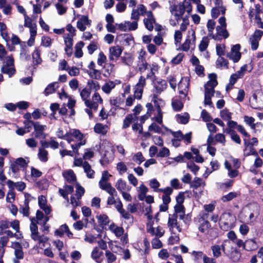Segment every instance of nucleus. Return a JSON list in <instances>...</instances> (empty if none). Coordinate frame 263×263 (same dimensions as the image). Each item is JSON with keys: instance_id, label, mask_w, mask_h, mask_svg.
Segmentation results:
<instances>
[{"instance_id": "f257e3e1", "label": "nucleus", "mask_w": 263, "mask_h": 263, "mask_svg": "<svg viewBox=\"0 0 263 263\" xmlns=\"http://www.w3.org/2000/svg\"><path fill=\"white\" fill-rule=\"evenodd\" d=\"M169 9L172 15L175 18L174 20L171 19L170 23L171 25L175 26L178 23V21L182 17L185 11L188 14L192 12L193 7L190 2V0H184L182 3L171 5Z\"/></svg>"}, {"instance_id": "f03ea898", "label": "nucleus", "mask_w": 263, "mask_h": 263, "mask_svg": "<svg viewBox=\"0 0 263 263\" xmlns=\"http://www.w3.org/2000/svg\"><path fill=\"white\" fill-rule=\"evenodd\" d=\"M66 141L71 144V149L76 152L77 155L79 154V148L86 143L85 135L77 129H70L68 132Z\"/></svg>"}, {"instance_id": "7ed1b4c3", "label": "nucleus", "mask_w": 263, "mask_h": 263, "mask_svg": "<svg viewBox=\"0 0 263 263\" xmlns=\"http://www.w3.org/2000/svg\"><path fill=\"white\" fill-rule=\"evenodd\" d=\"M209 80L204 85V100L205 105H211L212 102L211 98L213 97L215 90L214 88L218 84L217 76L215 73H211L209 75Z\"/></svg>"}, {"instance_id": "20e7f679", "label": "nucleus", "mask_w": 263, "mask_h": 263, "mask_svg": "<svg viewBox=\"0 0 263 263\" xmlns=\"http://www.w3.org/2000/svg\"><path fill=\"white\" fill-rule=\"evenodd\" d=\"M7 184L9 189L6 196V201L8 203H11L10 205L7 206V208L10 210L11 213L14 215H16V206L12 204L15 200V194L13 192L14 187L16 186V183H14L10 180H9Z\"/></svg>"}, {"instance_id": "39448f33", "label": "nucleus", "mask_w": 263, "mask_h": 263, "mask_svg": "<svg viewBox=\"0 0 263 263\" xmlns=\"http://www.w3.org/2000/svg\"><path fill=\"white\" fill-rule=\"evenodd\" d=\"M100 148L101 153H104V157L103 159L101 160V162L102 165H105L113 160L114 153L112 146L109 142L104 141Z\"/></svg>"}, {"instance_id": "423d86ee", "label": "nucleus", "mask_w": 263, "mask_h": 263, "mask_svg": "<svg viewBox=\"0 0 263 263\" xmlns=\"http://www.w3.org/2000/svg\"><path fill=\"white\" fill-rule=\"evenodd\" d=\"M235 217L230 213H224L220 218V227L221 229L227 231L233 228L235 226Z\"/></svg>"}, {"instance_id": "0eeeda50", "label": "nucleus", "mask_w": 263, "mask_h": 263, "mask_svg": "<svg viewBox=\"0 0 263 263\" xmlns=\"http://www.w3.org/2000/svg\"><path fill=\"white\" fill-rule=\"evenodd\" d=\"M196 43L195 31L194 29H190L187 32L186 39L182 45L183 51H187L190 48H194Z\"/></svg>"}, {"instance_id": "6e6552de", "label": "nucleus", "mask_w": 263, "mask_h": 263, "mask_svg": "<svg viewBox=\"0 0 263 263\" xmlns=\"http://www.w3.org/2000/svg\"><path fill=\"white\" fill-rule=\"evenodd\" d=\"M1 71L3 73L8 74L10 78L15 74L16 70L12 58L9 56L6 58V62L1 67Z\"/></svg>"}, {"instance_id": "1a4fd4ad", "label": "nucleus", "mask_w": 263, "mask_h": 263, "mask_svg": "<svg viewBox=\"0 0 263 263\" xmlns=\"http://www.w3.org/2000/svg\"><path fill=\"white\" fill-rule=\"evenodd\" d=\"M10 226L14 230H16V221L13 220L12 222L2 221L0 222V235L6 234L8 236L12 237L13 236V233L11 231L7 230Z\"/></svg>"}, {"instance_id": "9d476101", "label": "nucleus", "mask_w": 263, "mask_h": 263, "mask_svg": "<svg viewBox=\"0 0 263 263\" xmlns=\"http://www.w3.org/2000/svg\"><path fill=\"white\" fill-rule=\"evenodd\" d=\"M148 12H152L147 10L146 7L143 4H139L136 9H133L131 13V18L135 21H138L140 15H146V16Z\"/></svg>"}, {"instance_id": "9b49d317", "label": "nucleus", "mask_w": 263, "mask_h": 263, "mask_svg": "<svg viewBox=\"0 0 263 263\" xmlns=\"http://www.w3.org/2000/svg\"><path fill=\"white\" fill-rule=\"evenodd\" d=\"M102 103L103 99L101 96L98 92H95L92 95L91 100L86 101L85 105L90 109L97 110L99 105L102 104Z\"/></svg>"}, {"instance_id": "f8f14e48", "label": "nucleus", "mask_w": 263, "mask_h": 263, "mask_svg": "<svg viewBox=\"0 0 263 263\" xmlns=\"http://www.w3.org/2000/svg\"><path fill=\"white\" fill-rule=\"evenodd\" d=\"M252 108L261 109L263 108V93L258 92L254 94L250 100Z\"/></svg>"}, {"instance_id": "ddd939ff", "label": "nucleus", "mask_w": 263, "mask_h": 263, "mask_svg": "<svg viewBox=\"0 0 263 263\" xmlns=\"http://www.w3.org/2000/svg\"><path fill=\"white\" fill-rule=\"evenodd\" d=\"M177 216L176 215H170L168 220V227L170 230L174 234L181 231V228L177 221Z\"/></svg>"}, {"instance_id": "4468645a", "label": "nucleus", "mask_w": 263, "mask_h": 263, "mask_svg": "<svg viewBox=\"0 0 263 263\" xmlns=\"http://www.w3.org/2000/svg\"><path fill=\"white\" fill-rule=\"evenodd\" d=\"M123 51L122 48L118 46H113L109 47L108 58L111 61H116L121 56Z\"/></svg>"}, {"instance_id": "2eb2a0df", "label": "nucleus", "mask_w": 263, "mask_h": 263, "mask_svg": "<svg viewBox=\"0 0 263 263\" xmlns=\"http://www.w3.org/2000/svg\"><path fill=\"white\" fill-rule=\"evenodd\" d=\"M240 50V45L236 44L233 46L230 52L228 54L227 57L234 62H237L241 58Z\"/></svg>"}, {"instance_id": "dca6fc26", "label": "nucleus", "mask_w": 263, "mask_h": 263, "mask_svg": "<svg viewBox=\"0 0 263 263\" xmlns=\"http://www.w3.org/2000/svg\"><path fill=\"white\" fill-rule=\"evenodd\" d=\"M91 21L89 19L88 15H80L77 23V27L81 31L86 30L87 27H90Z\"/></svg>"}, {"instance_id": "f3484780", "label": "nucleus", "mask_w": 263, "mask_h": 263, "mask_svg": "<svg viewBox=\"0 0 263 263\" xmlns=\"http://www.w3.org/2000/svg\"><path fill=\"white\" fill-rule=\"evenodd\" d=\"M146 84L145 79L143 77H140L138 83L135 86L134 96L135 98L140 99L142 97L143 87Z\"/></svg>"}, {"instance_id": "a211bd4d", "label": "nucleus", "mask_w": 263, "mask_h": 263, "mask_svg": "<svg viewBox=\"0 0 263 263\" xmlns=\"http://www.w3.org/2000/svg\"><path fill=\"white\" fill-rule=\"evenodd\" d=\"M190 85V79L188 77L182 78L178 84L179 92L180 95L187 96Z\"/></svg>"}, {"instance_id": "6ab92c4d", "label": "nucleus", "mask_w": 263, "mask_h": 263, "mask_svg": "<svg viewBox=\"0 0 263 263\" xmlns=\"http://www.w3.org/2000/svg\"><path fill=\"white\" fill-rule=\"evenodd\" d=\"M146 231L151 235L158 237H160L163 236L164 232L162 228L160 227H153L151 221H148L147 223Z\"/></svg>"}, {"instance_id": "aec40b11", "label": "nucleus", "mask_w": 263, "mask_h": 263, "mask_svg": "<svg viewBox=\"0 0 263 263\" xmlns=\"http://www.w3.org/2000/svg\"><path fill=\"white\" fill-rule=\"evenodd\" d=\"M216 33L214 34L213 39L215 40L220 41L222 38L226 39L229 36V33L226 27H216Z\"/></svg>"}, {"instance_id": "412c9836", "label": "nucleus", "mask_w": 263, "mask_h": 263, "mask_svg": "<svg viewBox=\"0 0 263 263\" xmlns=\"http://www.w3.org/2000/svg\"><path fill=\"white\" fill-rule=\"evenodd\" d=\"M99 185L102 190L105 191L110 195H116L117 194L116 190L111 186L108 181L100 180Z\"/></svg>"}, {"instance_id": "4be33fe9", "label": "nucleus", "mask_w": 263, "mask_h": 263, "mask_svg": "<svg viewBox=\"0 0 263 263\" xmlns=\"http://www.w3.org/2000/svg\"><path fill=\"white\" fill-rule=\"evenodd\" d=\"M243 141L245 146L243 150V155L245 156H248L250 155H257V153L252 146V144L250 143V142L247 140L246 139H244Z\"/></svg>"}, {"instance_id": "5701e85b", "label": "nucleus", "mask_w": 263, "mask_h": 263, "mask_svg": "<svg viewBox=\"0 0 263 263\" xmlns=\"http://www.w3.org/2000/svg\"><path fill=\"white\" fill-rule=\"evenodd\" d=\"M144 24L146 28L149 31H152L154 28V24L156 20L152 12H148L147 16L143 20Z\"/></svg>"}, {"instance_id": "b1692460", "label": "nucleus", "mask_w": 263, "mask_h": 263, "mask_svg": "<svg viewBox=\"0 0 263 263\" xmlns=\"http://www.w3.org/2000/svg\"><path fill=\"white\" fill-rule=\"evenodd\" d=\"M32 125L34 129L35 137L36 138H45V135L43 132L46 129V126L41 125L39 122L34 123Z\"/></svg>"}, {"instance_id": "393cba45", "label": "nucleus", "mask_w": 263, "mask_h": 263, "mask_svg": "<svg viewBox=\"0 0 263 263\" xmlns=\"http://www.w3.org/2000/svg\"><path fill=\"white\" fill-rule=\"evenodd\" d=\"M38 203L41 209L45 212L46 215L50 214L51 212L50 207L47 204L46 198L45 196L41 195L38 197Z\"/></svg>"}, {"instance_id": "a878e982", "label": "nucleus", "mask_w": 263, "mask_h": 263, "mask_svg": "<svg viewBox=\"0 0 263 263\" xmlns=\"http://www.w3.org/2000/svg\"><path fill=\"white\" fill-rule=\"evenodd\" d=\"M64 233H66L69 238H73V234L69 230L66 224L62 225L59 229L56 230L54 232L55 235L58 236H62Z\"/></svg>"}, {"instance_id": "bb28decb", "label": "nucleus", "mask_w": 263, "mask_h": 263, "mask_svg": "<svg viewBox=\"0 0 263 263\" xmlns=\"http://www.w3.org/2000/svg\"><path fill=\"white\" fill-rule=\"evenodd\" d=\"M108 230L117 237H120L122 236L124 233V230L122 227H119L113 223L109 226Z\"/></svg>"}, {"instance_id": "cd10ccee", "label": "nucleus", "mask_w": 263, "mask_h": 263, "mask_svg": "<svg viewBox=\"0 0 263 263\" xmlns=\"http://www.w3.org/2000/svg\"><path fill=\"white\" fill-rule=\"evenodd\" d=\"M119 84H120V81L118 80L115 81H110L104 84L102 87V89L105 93L109 94L111 90L115 87L116 85Z\"/></svg>"}, {"instance_id": "c85d7f7f", "label": "nucleus", "mask_w": 263, "mask_h": 263, "mask_svg": "<svg viewBox=\"0 0 263 263\" xmlns=\"http://www.w3.org/2000/svg\"><path fill=\"white\" fill-rule=\"evenodd\" d=\"M93 129L96 133L104 135L108 132L109 127L107 125L98 123L95 125Z\"/></svg>"}, {"instance_id": "c756f323", "label": "nucleus", "mask_w": 263, "mask_h": 263, "mask_svg": "<svg viewBox=\"0 0 263 263\" xmlns=\"http://www.w3.org/2000/svg\"><path fill=\"white\" fill-rule=\"evenodd\" d=\"M116 189L120 192L130 191L131 187L128 185L126 182L122 179H119L115 184Z\"/></svg>"}, {"instance_id": "7c9ffc66", "label": "nucleus", "mask_w": 263, "mask_h": 263, "mask_svg": "<svg viewBox=\"0 0 263 263\" xmlns=\"http://www.w3.org/2000/svg\"><path fill=\"white\" fill-rule=\"evenodd\" d=\"M173 191V189L170 187H167L161 191V192L164 194L162 197L163 203L168 204L170 202L171 197L170 196L172 194Z\"/></svg>"}, {"instance_id": "2f4dec72", "label": "nucleus", "mask_w": 263, "mask_h": 263, "mask_svg": "<svg viewBox=\"0 0 263 263\" xmlns=\"http://www.w3.org/2000/svg\"><path fill=\"white\" fill-rule=\"evenodd\" d=\"M36 220V223L39 224H45L49 220V217L44 216L43 213L40 211H37L36 214V218H34Z\"/></svg>"}, {"instance_id": "473e14b6", "label": "nucleus", "mask_w": 263, "mask_h": 263, "mask_svg": "<svg viewBox=\"0 0 263 263\" xmlns=\"http://www.w3.org/2000/svg\"><path fill=\"white\" fill-rule=\"evenodd\" d=\"M62 175L65 179L69 183L76 180V176L73 171L71 170L64 171Z\"/></svg>"}, {"instance_id": "72a5a7b5", "label": "nucleus", "mask_w": 263, "mask_h": 263, "mask_svg": "<svg viewBox=\"0 0 263 263\" xmlns=\"http://www.w3.org/2000/svg\"><path fill=\"white\" fill-rule=\"evenodd\" d=\"M121 60L124 64L130 66L134 61V56L130 53H124V55L121 57Z\"/></svg>"}, {"instance_id": "f704fd0d", "label": "nucleus", "mask_w": 263, "mask_h": 263, "mask_svg": "<svg viewBox=\"0 0 263 263\" xmlns=\"http://www.w3.org/2000/svg\"><path fill=\"white\" fill-rule=\"evenodd\" d=\"M215 26L216 22L214 20H210L208 21L206 24V27L208 29V37L213 39L214 35L213 31L215 28Z\"/></svg>"}, {"instance_id": "c9c22d12", "label": "nucleus", "mask_w": 263, "mask_h": 263, "mask_svg": "<svg viewBox=\"0 0 263 263\" xmlns=\"http://www.w3.org/2000/svg\"><path fill=\"white\" fill-rule=\"evenodd\" d=\"M138 193V197L140 200H144L145 196L148 191V188L144 184H141L137 189Z\"/></svg>"}, {"instance_id": "e433bc0d", "label": "nucleus", "mask_w": 263, "mask_h": 263, "mask_svg": "<svg viewBox=\"0 0 263 263\" xmlns=\"http://www.w3.org/2000/svg\"><path fill=\"white\" fill-rule=\"evenodd\" d=\"M261 12V7L259 5L257 4L255 6L254 8L250 9L249 16L250 19H253L260 16L259 14Z\"/></svg>"}, {"instance_id": "4c0bfd02", "label": "nucleus", "mask_w": 263, "mask_h": 263, "mask_svg": "<svg viewBox=\"0 0 263 263\" xmlns=\"http://www.w3.org/2000/svg\"><path fill=\"white\" fill-rule=\"evenodd\" d=\"M166 84L163 80H158L154 83V87L157 93H160L166 88Z\"/></svg>"}, {"instance_id": "58836bf2", "label": "nucleus", "mask_w": 263, "mask_h": 263, "mask_svg": "<svg viewBox=\"0 0 263 263\" xmlns=\"http://www.w3.org/2000/svg\"><path fill=\"white\" fill-rule=\"evenodd\" d=\"M84 46V43L82 41H80L77 43L74 47V56L77 58H81L83 53L82 51V48Z\"/></svg>"}, {"instance_id": "ea45409f", "label": "nucleus", "mask_w": 263, "mask_h": 263, "mask_svg": "<svg viewBox=\"0 0 263 263\" xmlns=\"http://www.w3.org/2000/svg\"><path fill=\"white\" fill-rule=\"evenodd\" d=\"M25 23L24 26L28 27L30 29V32L32 31H36V25L32 23V20L27 15L24 17Z\"/></svg>"}, {"instance_id": "a19ab883", "label": "nucleus", "mask_w": 263, "mask_h": 263, "mask_svg": "<svg viewBox=\"0 0 263 263\" xmlns=\"http://www.w3.org/2000/svg\"><path fill=\"white\" fill-rule=\"evenodd\" d=\"M172 106L175 111H179L183 108V104L178 98H174L172 101Z\"/></svg>"}, {"instance_id": "79ce46f5", "label": "nucleus", "mask_w": 263, "mask_h": 263, "mask_svg": "<svg viewBox=\"0 0 263 263\" xmlns=\"http://www.w3.org/2000/svg\"><path fill=\"white\" fill-rule=\"evenodd\" d=\"M83 169L85 173L86 174L88 178H93L95 175V172L93 170L91 169V167L90 165L88 163V162L85 161L83 164Z\"/></svg>"}, {"instance_id": "37998d69", "label": "nucleus", "mask_w": 263, "mask_h": 263, "mask_svg": "<svg viewBox=\"0 0 263 263\" xmlns=\"http://www.w3.org/2000/svg\"><path fill=\"white\" fill-rule=\"evenodd\" d=\"M149 185L150 187L155 192H161L164 189L159 188L160 184L159 182L156 179H153L149 181Z\"/></svg>"}, {"instance_id": "c03bdc74", "label": "nucleus", "mask_w": 263, "mask_h": 263, "mask_svg": "<svg viewBox=\"0 0 263 263\" xmlns=\"http://www.w3.org/2000/svg\"><path fill=\"white\" fill-rule=\"evenodd\" d=\"M137 120V117L134 116L132 114L128 115L124 120L123 121V127L126 128L128 127L132 122Z\"/></svg>"}, {"instance_id": "a18cd8bd", "label": "nucleus", "mask_w": 263, "mask_h": 263, "mask_svg": "<svg viewBox=\"0 0 263 263\" xmlns=\"http://www.w3.org/2000/svg\"><path fill=\"white\" fill-rule=\"evenodd\" d=\"M34 241H37L39 246H45V243L48 240V238L44 235H40V234L36 235L34 237H31Z\"/></svg>"}, {"instance_id": "49530a36", "label": "nucleus", "mask_w": 263, "mask_h": 263, "mask_svg": "<svg viewBox=\"0 0 263 263\" xmlns=\"http://www.w3.org/2000/svg\"><path fill=\"white\" fill-rule=\"evenodd\" d=\"M238 195L239 194L238 192H231L229 193L228 194L223 196L221 199L224 202H228L234 198H236Z\"/></svg>"}, {"instance_id": "de8ad7c7", "label": "nucleus", "mask_w": 263, "mask_h": 263, "mask_svg": "<svg viewBox=\"0 0 263 263\" xmlns=\"http://www.w3.org/2000/svg\"><path fill=\"white\" fill-rule=\"evenodd\" d=\"M39 159L42 162H46L48 160V153L44 148H40L38 153Z\"/></svg>"}, {"instance_id": "09e8293b", "label": "nucleus", "mask_w": 263, "mask_h": 263, "mask_svg": "<svg viewBox=\"0 0 263 263\" xmlns=\"http://www.w3.org/2000/svg\"><path fill=\"white\" fill-rule=\"evenodd\" d=\"M98 223L101 226L107 224L109 222L108 217L105 214H100L96 216Z\"/></svg>"}, {"instance_id": "8fccbe9b", "label": "nucleus", "mask_w": 263, "mask_h": 263, "mask_svg": "<svg viewBox=\"0 0 263 263\" xmlns=\"http://www.w3.org/2000/svg\"><path fill=\"white\" fill-rule=\"evenodd\" d=\"M31 221V223L30 226V229L31 232V237H34V236L39 234L38 232V228L36 225L37 223H36V220L35 218H32Z\"/></svg>"}, {"instance_id": "3c124183", "label": "nucleus", "mask_w": 263, "mask_h": 263, "mask_svg": "<svg viewBox=\"0 0 263 263\" xmlns=\"http://www.w3.org/2000/svg\"><path fill=\"white\" fill-rule=\"evenodd\" d=\"M148 131L157 134H162V128L156 123H153L148 126Z\"/></svg>"}, {"instance_id": "603ef678", "label": "nucleus", "mask_w": 263, "mask_h": 263, "mask_svg": "<svg viewBox=\"0 0 263 263\" xmlns=\"http://www.w3.org/2000/svg\"><path fill=\"white\" fill-rule=\"evenodd\" d=\"M175 213L180 219H183L185 214L184 208L182 204H176L175 206Z\"/></svg>"}, {"instance_id": "864d4df0", "label": "nucleus", "mask_w": 263, "mask_h": 263, "mask_svg": "<svg viewBox=\"0 0 263 263\" xmlns=\"http://www.w3.org/2000/svg\"><path fill=\"white\" fill-rule=\"evenodd\" d=\"M73 191V187L70 185H66L64 189L59 190L60 193L65 198H67L68 195L72 193Z\"/></svg>"}, {"instance_id": "5fc2aeb1", "label": "nucleus", "mask_w": 263, "mask_h": 263, "mask_svg": "<svg viewBox=\"0 0 263 263\" xmlns=\"http://www.w3.org/2000/svg\"><path fill=\"white\" fill-rule=\"evenodd\" d=\"M213 256L215 258H218L221 255V247L218 245H214L211 248Z\"/></svg>"}, {"instance_id": "6e6d98bb", "label": "nucleus", "mask_w": 263, "mask_h": 263, "mask_svg": "<svg viewBox=\"0 0 263 263\" xmlns=\"http://www.w3.org/2000/svg\"><path fill=\"white\" fill-rule=\"evenodd\" d=\"M199 222H200L199 231L202 233L206 232L210 227L209 222L207 220H204V218L201 219Z\"/></svg>"}, {"instance_id": "4d7b16f0", "label": "nucleus", "mask_w": 263, "mask_h": 263, "mask_svg": "<svg viewBox=\"0 0 263 263\" xmlns=\"http://www.w3.org/2000/svg\"><path fill=\"white\" fill-rule=\"evenodd\" d=\"M216 65L218 68H228V62L227 60L221 57L217 60Z\"/></svg>"}, {"instance_id": "13d9d810", "label": "nucleus", "mask_w": 263, "mask_h": 263, "mask_svg": "<svg viewBox=\"0 0 263 263\" xmlns=\"http://www.w3.org/2000/svg\"><path fill=\"white\" fill-rule=\"evenodd\" d=\"M8 241V238L7 236H3L0 239V257H3L5 249L4 248Z\"/></svg>"}, {"instance_id": "bf43d9fd", "label": "nucleus", "mask_w": 263, "mask_h": 263, "mask_svg": "<svg viewBox=\"0 0 263 263\" xmlns=\"http://www.w3.org/2000/svg\"><path fill=\"white\" fill-rule=\"evenodd\" d=\"M73 37L72 35L67 34L64 35V41L65 47H72L73 46Z\"/></svg>"}, {"instance_id": "052dcab7", "label": "nucleus", "mask_w": 263, "mask_h": 263, "mask_svg": "<svg viewBox=\"0 0 263 263\" xmlns=\"http://www.w3.org/2000/svg\"><path fill=\"white\" fill-rule=\"evenodd\" d=\"M90 93V90L87 88H83L80 91V96L82 100L84 101L85 103L86 101L89 100L88 99V98L89 97Z\"/></svg>"}, {"instance_id": "680f3d73", "label": "nucleus", "mask_w": 263, "mask_h": 263, "mask_svg": "<svg viewBox=\"0 0 263 263\" xmlns=\"http://www.w3.org/2000/svg\"><path fill=\"white\" fill-rule=\"evenodd\" d=\"M87 86L89 87L88 89L90 91L91 90L97 91L100 88L99 83L95 81H93V80L88 81L87 83Z\"/></svg>"}, {"instance_id": "e2e57ef3", "label": "nucleus", "mask_w": 263, "mask_h": 263, "mask_svg": "<svg viewBox=\"0 0 263 263\" xmlns=\"http://www.w3.org/2000/svg\"><path fill=\"white\" fill-rule=\"evenodd\" d=\"M208 36L203 37L199 44V48L201 51H205L209 46V41Z\"/></svg>"}, {"instance_id": "0e129e2a", "label": "nucleus", "mask_w": 263, "mask_h": 263, "mask_svg": "<svg viewBox=\"0 0 263 263\" xmlns=\"http://www.w3.org/2000/svg\"><path fill=\"white\" fill-rule=\"evenodd\" d=\"M52 40L48 36H43L41 39V44L45 47H50L52 44Z\"/></svg>"}, {"instance_id": "69168bd1", "label": "nucleus", "mask_w": 263, "mask_h": 263, "mask_svg": "<svg viewBox=\"0 0 263 263\" xmlns=\"http://www.w3.org/2000/svg\"><path fill=\"white\" fill-rule=\"evenodd\" d=\"M205 185V183L203 182L201 178L195 177L192 182L191 187L195 189H197L201 185L204 186Z\"/></svg>"}, {"instance_id": "338daca9", "label": "nucleus", "mask_w": 263, "mask_h": 263, "mask_svg": "<svg viewBox=\"0 0 263 263\" xmlns=\"http://www.w3.org/2000/svg\"><path fill=\"white\" fill-rule=\"evenodd\" d=\"M88 220L85 219V222L82 220H79L73 224V227L75 230H81L84 227H86Z\"/></svg>"}, {"instance_id": "774afa93", "label": "nucleus", "mask_w": 263, "mask_h": 263, "mask_svg": "<svg viewBox=\"0 0 263 263\" xmlns=\"http://www.w3.org/2000/svg\"><path fill=\"white\" fill-rule=\"evenodd\" d=\"M132 159L133 161H134L138 164H140L145 160V159L141 152H138L136 154H135L133 156Z\"/></svg>"}]
</instances>
